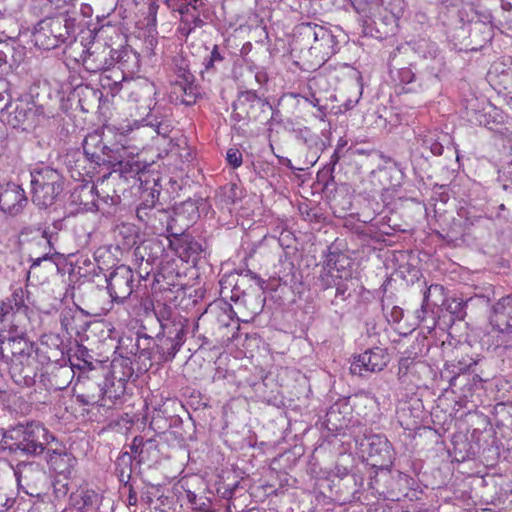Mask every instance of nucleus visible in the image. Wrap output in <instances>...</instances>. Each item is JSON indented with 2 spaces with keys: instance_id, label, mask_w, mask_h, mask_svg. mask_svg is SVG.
I'll return each instance as SVG.
<instances>
[{
  "instance_id": "f257e3e1",
  "label": "nucleus",
  "mask_w": 512,
  "mask_h": 512,
  "mask_svg": "<svg viewBox=\"0 0 512 512\" xmlns=\"http://www.w3.org/2000/svg\"><path fill=\"white\" fill-rule=\"evenodd\" d=\"M345 35L339 29L315 22H302L295 26L293 43L296 49L307 50L310 56L315 58L317 64H323L335 55L341 43L345 41Z\"/></svg>"
},
{
  "instance_id": "f03ea898",
  "label": "nucleus",
  "mask_w": 512,
  "mask_h": 512,
  "mask_svg": "<svg viewBox=\"0 0 512 512\" xmlns=\"http://www.w3.org/2000/svg\"><path fill=\"white\" fill-rule=\"evenodd\" d=\"M351 3L365 29L375 25L378 32L381 27L394 25L404 12V0H351Z\"/></svg>"
},
{
  "instance_id": "7ed1b4c3",
  "label": "nucleus",
  "mask_w": 512,
  "mask_h": 512,
  "mask_svg": "<svg viewBox=\"0 0 512 512\" xmlns=\"http://www.w3.org/2000/svg\"><path fill=\"white\" fill-rule=\"evenodd\" d=\"M31 176L32 201L40 208L52 206L64 190L62 174L49 166L33 169Z\"/></svg>"
},
{
  "instance_id": "20e7f679",
  "label": "nucleus",
  "mask_w": 512,
  "mask_h": 512,
  "mask_svg": "<svg viewBox=\"0 0 512 512\" xmlns=\"http://www.w3.org/2000/svg\"><path fill=\"white\" fill-rule=\"evenodd\" d=\"M73 27V21L64 13L56 17L47 16L36 25L33 42L43 50L55 49L68 41Z\"/></svg>"
},
{
  "instance_id": "39448f33",
  "label": "nucleus",
  "mask_w": 512,
  "mask_h": 512,
  "mask_svg": "<svg viewBox=\"0 0 512 512\" xmlns=\"http://www.w3.org/2000/svg\"><path fill=\"white\" fill-rule=\"evenodd\" d=\"M319 281L324 297L329 299L330 304L335 308L342 309L354 291V278H351V274L347 271H344V275L338 276L333 271L323 269Z\"/></svg>"
},
{
  "instance_id": "423d86ee",
  "label": "nucleus",
  "mask_w": 512,
  "mask_h": 512,
  "mask_svg": "<svg viewBox=\"0 0 512 512\" xmlns=\"http://www.w3.org/2000/svg\"><path fill=\"white\" fill-rule=\"evenodd\" d=\"M16 432L21 435L17 444L18 449L31 456L43 454L57 440L40 422L19 426Z\"/></svg>"
},
{
  "instance_id": "0eeeda50",
  "label": "nucleus",
  "mask_w": 512,
  "mask_h": 512,
  "mask_svg": "<svg viewBox=\"0 0 512 512\" xmlns=\"http://www.w3.org/2000/svg\"><path fill=\"white\" fill-rule=\"evenodd\" d=\"M186 331L176 330L171 334L160 331L155 338L151 337L152 343L149 344L148 350V361L150 364L153 362L161 364L172 361L185 342Z\"/></svg>"
},
{
  "instance_id": "6e6552de",
  "label": "nucleus",
  "mask_w": 512,
  "mask_h": 512,
  "mask_svg": "<svg viewBox=\"0 0 512 512\" xmlns=\"http://www.w3.org/2000/svg\"><path fill=\"white\" fill-rule=\"evenodd\" d=\"M14 475L19 488L27 495L39 496L49 485L44 467L37 462H20L14 468Z\"/></svg>"
},
{
  "instance_id": "1a4fd4ad",
  "label": "nucleus",
  "mask_w": 512,
  "mask_h": 512,
  "mask_svg": "<svg viewBox=\"0 0 512 512\" xmlns=\"http://www.w3.org/2000/svg\"><path fill=\"white\" fill-rule=\"evenodd\" d=\"M390 361L385 349L374 347L354 357L350 366L353 375L365 376V373L382 371Z\"/></svg>"
},
{
  "instance_id": "9d476101",
  "label": "nucleus",
  "mask_w": 512,
  "mask_h": 512,
  "mask_svg": "<svg viewBox=\"0 0 512 512\" xmlns=\"http://www.w3.org/2000/svg\"><path fill=\"white\" fill-rule=\"evenodd\" d=\"M134 273L126 265L117 266L107 277V289L114 301L122 302L133 292Z\"/></svg>"
},
{
  "instance_id": "9b49d317",
  "label": "nucleus",
  "mask_w": 512,
  "mask_h": 512,
  "mask_svg": "<svg viewBox=\"0 0 512 512\" xmlns=\"http://www.w3.org/2000/svg\"><path fill=\"white\" fill-rule=\"evenodd\" d=\"M28 204L24 189L16 183L0 184V211L11 217L21 214Z\"/></svg>"
},
{
  "instance_id": "f8f14e48",
  "label": "nucleus",
  "mask_w": 512,
  "mask_h": 512,
  "mask_svg": "<svg viewBox=\"0 0 512 512\" xmlns=\"http://www.w3.org/2000/svg\"><path fill=\"white\" fill-rule=\"evenodd\" d=\"M151 343L150 336L136 333L134 336H122L118 341L116 349L121 357L126 359L135 358V360L138 359L143 363L148 361V350Z\"/></svg>"
},
{
  "instance_id": "ddd939ff",
  "label": "nucleus",
  "mask_w": 512,
  "mask_h": 512,
  "mask_svg": "<svg viewBox=\"0 0 512 512\" xmlns=\"http://www.w3.org/2000/svg\"><path fill=\"white\" fill-rule=\"evenodd\" d=\"M152 94L153 88L150 85H145L131 91L129 95V101L135 103L136 121L142 123L143 126L147 125L145 118L152 119L161 110L154 99L151 98Z\"/></svg>"
},
{
  "instance_id": "4468645a",
  "label": "nucleus",
  "mask_w": 512,
  "mask_h": 512,
  "mask_svg": "<svg viewBox=\"0 0 512 512\" xmlns=\"http://www.w3.org/2000/svg\"><path fill=\"white\" fill-rule=\"evenodd\" d=\"M45 453V460L50 470L60 476H70L75 467L76 458L61 442L56 440Z\"/></svg>"
},
{
  "instance_id": "2eb2a0df",
  "label": "nucleus",
  "mask_w": 512,
  "mask_h": 512,
  "mask_svg": "<svg viewBox=\"0 0 512 512\" xmlns=\"http://www.w3.org/2000/svg\"><path fill=\"white\" fill-rule=\"evenodd\" d=\"M367 454L371 465L380 469H389L394 461L393 447L381 435H373L368 439Z\"/></svg>"
},
{
  "instance_id": "dca6fc26",
  "label": "nucleus",
  "mask_w": 512,
  "mask_h": 512,
  "mask_svg": "<svg viewBox=\"0 0 512 512\" xmlns=\"http://www.w3.org/2000/svg\"><path fill=\"white\" fill-rule=\"evenodd\" d=\"M57 238L58 234L56 232L44 226V229L34 241V252L29 251L30 260L32 262L30 266L31 269L38 267L43 261L52 259L55 252L54 244Z\"/></svg>"
},
{
  "instance_id": "f3484780",
  "label": "nucleus",
  "mask_w": 512,
  "mask_h": 512,
  "mask_svg": "<svg viewBox=\"0 0 512 512\" xmlns=\"http://www.w3.org/2000/svg\"><path fill=\"white\" fill-rule=\"evenodd\" d=\"M172 236L170 245L178 257L186 263L196 264L204 252L203 244L186 234L173 233Z\"/></svg>"
},
{
  "instance_id": "a211bd4d",
  "label": "nucleus",
  "mask_w": 512,
  "mask_h": 512,
  "mask_svg": "<svg viewBox=\"0 0 512 512\" xmlns=\"http://www.w3.org/2000/svg\"><path fill=\"white\" fill-rule=\"evenodd\" d=\"M115 64L127 73H135L139 69V55L130 47L121 46L119 49H109V59L96 67V69H109Z\"/></svg>"
},
{
  "instance_id": "6ab92c4d",
  "label": "nucleus",
  "mask_w": 512,
  "mask_h": 512,
  "mask_svg": "<svg viewBox=\"0 0 512 512\" xmlns=\"http://www.w3.org/2000/svg\"><path fill=\"white\" fill-rule=\"evenodd\" d=\"M154 313L160 324V331L171 334L176 330H187L188 319L167 304L157 302V305L154 307Z\"/></svg>"
},
{
  "instance_id": "aec40b11",
  "label": "nucleus",
  "mask_w": 512,
  "mask_h": 512,
  "mask_svg": "<svg viewBox=\"0 0 512 512\" xmlns=\"http://www.w3.org/2000/svg\"><path fill=\"white\" fill-rule=\"evenodd\" d=\"M84 385L86 391L77 396L78 401L84 405H95L105 396L109 399H116L124 391V383L121 380L118 381V391L115 390L114 393L111 389L106 388V380L104 383H100L88 379Z\"/></svg>"
},
{
  "instance_id": "412c9836",
  "label": "nucleus",
  "mask_w": 512,
  "mask_h": 512,
  "mask_svg": "<svg viewBox=\"0 0 512 512\" xmlns=\"http://www.w3.org/2000/svg\"><path fill=\"white\" fill-rule=\"evenodd\" d=\"M472 16L474 18V22L472 23L471 37L472 39H476L478 34H480V39L476 42L478 47H472V50H477L478 48L483 47L486 43L490 42L493 37V16L489 10H481L476 6Z\"/></svg>"
},
{
  "instance_id": "4be33fe9",
  "label": "nucleus",
  "mask_w": 512,
  "mask_h": 512,
  "mask_svg": "<svg viewBox=\"0 0 512 512\" xmlns=\"http://www.w3.org/2000/svg\"><path fill=\"white\" fill-rule=\"evenodd\" d=\"M490 323L498 332H512V295L502 297L493 305Z\"/></svg>"
},
{
  "instance_id": "5701e85b",
  "label": "nucleus",
  "mask_w": 512,
  "mask_h": 512,
  "mask_svg": "<svg viewBox=\"0 0 512 512\" xmlns=\"http://www.w3.org/2000/svg\"><path fill=\"white\" fill-rule=\"evenodd\" d=\"M83 151L88 160L98 165L106 161L116 160L110 153L112 150L106 146L97 132L88 134L83 140Z\"/></svg>"
},
{
  "instance_id": "b1692460",
  "label": "nucleus",
  "mask_w": 512,
  "mask_h": 512,
  "mask_svg": "<svg viewBox=\"0 0 512 512\" xmlns=\"http://www.w3.org/2000/svg\"><path fill=\"white\" fill-rule=\"evenodd\" d=\"M4 360L11 364L22 358L29 360L33 354V346L25 338L3 336Z\"/></svg>"
},
{
  "instance_id": "393cba45",
  "label": "nucleus",
  "mask_w": 512,
  "mask_h": 512,
  "mask_svg": "<svg viewBox=\"0 0 512 512\" xmlns=\"http://www.w3.org/2000/svg\"><path fill=\"white\" fill-rule=\"evenodd\" d=\"M34 358L31 356L29 360L22 358L20 361H16L10 366V374L13 381L24 387H31L35 383L36 370L33 366Z\"/></svg>"
},
{
  "instance_id": "a878e982",
  "label": "nucleus",
  "mask_w": 512,
  "mask_h": 512,
  "mask_svg": "<svg viewBox=\"0 0 512 512\" xmlns=\"http://www.w3.org/2000/svg\"><path fill=\"white\" fill-rule=\"evenodd\" d=\"M323 269L333 271L334 273H337L338 276L344 275V271H347L351 274V278H353L351 260L344 253L332 252L329 249Z\"/></svg>"
},
{
  "instance_id": "bb28decb",
  "label": "nucleus",
  "mask_w": 512,
  "mask_h": 512,
  "mask_svg": "<svg viewBox=\"0 0 512 512\" xmlns=\"http://www.w3.org/2000/svg\"><path fill=\"white\" fill-rule=\"evenodd\" d=\"M438 285H431L427 288L423 295V302L420 309L416 310V318L417 320L423 324L424 328L429 331L433 330L437 325V317L434 309L429 307V296L432 289H438Z\"/></svg>"
},
{
  "instance_id": "cd10ccee",
  "label": "nucleus",
  "mask_w": 512,
  "mask_h": 512,
  "mask_svg": "<svg viewBox=\"0 0 512 512\" xmlns=\"http://www.w3.org/2000/svg\"><path fill=\"white\" fill-rule=\"evenodd\" d=\"M173 94L176 95L175 101L185 106H192L200 96V90L195 81H189L187 85L173 83Z\"/></svg>"
},
{
  "instance_id": "c85d7f7f",
  "label": "nucleus",
  "mask_w": 512,
  "mask_h": 512,
  "mask_svg": "<svg viewBox=\"0 0 512 512\" xmlns=\"http://www.w3.org/2000/svg\"><path fill=\"white\" fill-rule=\"evenodd\" d=\"M159 193L160 192L158 190L152 189V191L149 194L151 199L144 200L136 210L137 218L146 226L150 227L155 231H158L159 229V227L156 225L153 219L154 210L156 208L155 198L159 196Z\"/></svg>"
},
{
  "instance_id": "c756f323",
  "label": "nucleus",
  "mask_w": 512,
  "mask_h": 512,
  "mask_svg": "<svg viewBox=\"0 0 512 512\" xmlns=\"http://www.w3.org/2000/svg\"><path fill=\"white\" fill-rule=\"evenodd\" d=\"M145 445H153V441L151 439L144 441L141 436H136L133 438L132 443L130 445L131 452H123L120 454L116 461L117 466L125 465L131 466L132 460L138 457V462H143V448Z\"/></svg>"
},
{
  "instance_id": "7c9ffc66",
  "label": "nucleus",
  "mask_w": 512,
  "mask_h": 512,
  "mask_svg": "<svg viewBox=\"0 0 512 512\" xmlns=\"http://www.w3.org/2000/svg\"><path fill=\"white\" fill-rule=\"evenodd\" d=\"M171 70L176 77L174 83L187 85V82L195 81V76L190 69V61L183 54L173 56L171 61Z\"/></svg>"
},
{
  "instance_id": "2f4dec72",
  "label": "nucleus",
  "mask_w": 512,
  "mask_h": 512,
  "mask_svg": "<svg viewBox=\"0 0 512 512\" xmlns=\"http://www.w3.org/2000/svg\"><path fill=\"white\" fill-rule=\"evenodd\" d=\"M464 117L472 124L487 126L490 123L489 116L484 112V108L477 98L466 100Z\"/></svg>"
},
{
  "instance_id": "473e14b6",
  "label": "nucleus",
  "mask_w": 512,
  "mask_h": 512,
  "mask_svg": "<svg viewBox=\"0 0 512 512\" xmlns=\"http://www.w3.org/2000/svg\"><path fill=\"white\" fill-rule=\"evenodd\" d=\"M207 316L215 317L219 329L228 328L232 322L236 324V329H239V319L236 318V312L233 310L232 306L227 302H224L223 306L220 307L219 309H211L209 312H207Z\"/></svg>"
},
{
  "instance_id": "72a5a7b5",
  "label": "nucleus",
  "mask_w": 512,
  "mask_h": 512,
  "mask_svg": "<svg viewBox=\"0 0 512 512\" xmlns=\"http://www.w3.org/2000/svg\"><path fill=\"white\" fill-rule=\"evenodd\" d=\"M162 252L161 244L157 240H146L143 244L136 248L135 255L147 264L153 265Z\"/></svg>"
},
{
  "instance_id": "f704fd0d",
  "label": "nucleus",
  "mask_w": 512,
  "mask_h": 512,
  "mask_svg": "<svg viewBox=\"0 0 512 512\" xmlns=\"http://www.w3.org/2000/svg\"><path fill=\"white\" fill-rule=\"evenodd\" d=\"M9 119L8 122L13 127H22L33 115V111L28 107V103L19 102L15 104L14 110H6Z\"/></svg>"
},
{
  "instance_id": "c9c22d12",
  "label": "nucleus",
  "mask_w": 512,
  "mask_h": 512,
  "mask_svg": "<svg viewBox=\"0 0 512 512\" xmlns=\"http://www.w3.org/2000/svg\"><path fill=\"white\" fill-rule=\"evenodd\" d=\"M23 308H25V291L18 287L13 291L11 297L2 303L0 313L3 317H6L10 310L20 311Z\"/></svg>"
},
{
  "instance_id": "e433bc0d",
  "label": "nucleus",
  "mask_w": 512,
  "mask_h": 512,
  "mask_svg": "<svg viewBox=\"0 0 512 512\" xmlns=\"http://www.w3.org/2000/svg\"><path fill=\"white\" fill-rule=\"evenodd\" d=\"M44 229L41 225H28L23 227L19 232V243L27 244L28 250L34 252V241L40 232Z\"/></svg>"
},
{
  "instance_id": "4c0bfd02",
  "label": "nucleus",
  "mask_w": 512,
  "mask_h": 512,
  "mask_svg": "<svg viewBox=\"0 0 512 512\" xmlns=\"http://www.w3.org/2000/svg\"><path fill=\"white\" fill-rule=\"evenodd\" d=\"M147 120L148 127H151L155 130L158 135L168 136L171 131L170 121L167 119V116L161 113H157L152 119L145 118Z\"/></svg>"
},
{
  "instance_id": "58836bf2",
  "label": "nucleus",
  "mask_w": 512,
  "mask_h": 512,
  "mask_svg": "<svg viewBox=\"0 0 512 512\" xmlns=\"http://www.w3.org/2000/svg\"><path fill=\"white\" fill-rule=\"evenodd\" d=\"M109 49L110 48H103L100 52H90L84 59L85 67L92 72L102 71L103 69H96V67L102 64L105 59H109Z\"/></svg>"
},
{
  "instance_id": "ea45409f",
  "label": "nucleus",
  "mask_w": 512,
  "mask_h": 512,
  "mask_svg": "<svg viewBox=\"0 0 512 512\" xmlns=\"http://www.w3.org/2000/svg\"><path fill=\"white\" fill-rule=\"evenodd\" d=\"M224 61V54L221 53L218 45H214V47L210 51V54L204 58V69L206 72H215Z\"/></svg>"
},
{
  "instance_id": "a19ab883",
  "label": "nucleus",
  "mask_w": 512,
  "mask_h": 512,
  "mask_svg": "<svg viewBox=\"0 0 512 512\" xmlns=\"http://www.w3.org/2000/svg\"><path fill=\"white\" fill-rule=\"evenodd\" d=\"M417 366V362H415L414 358L411 357H403L399 361L398 367V379L402 383H407L410 381L409 376L415 370Z\"/></svg>"
},
{
  "instance_id": "79ce46f5",
  "label": "nucleus",
  "mask_w": 512,
  "mask_h": 512,
  "mask_svg": "<svg viewBox=\"0 0 512 512\" xmlns=\"http://www.w3.org/2000/svg\"><path fill=\"white\" fill-rule=\"evenodd\" d=\"M201 0H165L168 8L179 12L181 18L188 13L192 7H195Z\"/></svg>"
},
{
  "instance_id": "37998d69",
  "label": "nucleus",
  "mask_w": 512,
  "mask_h": 512,
  "mask_svg": "<svg viewBox=\"0 0 512 512\" xmlns=\"http://www.w3.org/2000/svg\"><path fill=\"white\" fill-rule=\"evenodd\" d=\"M232 280H233L232 275H230L226 278H222L220 280V286H221L220 293L223 297H228V293H231V295L229 296L230 299L234 302H237L240 299V295L243 293V291H241L237 287L236 284L233 286L232 289H230V287L232 286Z\"/></svg>"
},
{
  "instance_id": "c03bdc74",
  "label": "nucleus",
  "mask_w": 512,
  "mask_h": 512,
  "mask_svg": "<svg viewBox=\"0 0 512 512\" xmlns=\"http://www.w3.org/2000/svg\"><path fill=\"white\" fill-rule=\"evenodd\" d=\"M26 0H0V10L5 17L17 15L24 7Z\"/></svg>"
},
{
  "instance_id": "a18cd8bd",
  "label": "nucleus",
  "mask_w": 512,
  "mask_h": 512,
  "mask_svg": "<svg viewBox=\"0 0 512 512\" xmlns=\"http://www.w3.org/2000/svg\"><path fill=\"white\" fill-rule=\"evenodd\" d=\"M446 309L458 320L464 319L466 315V303L460 298H452L447 300Z\"/></svg>"
},
{
  "instance_id": "49530a36",
  "label": "nucleus",
  "mask_w": 512,
  "mask_h": 512,
  "mask_svg": "<svg viewBox=\"0 0 512 512\" xmlns=\"http://www.w3.org/2000/svg\"><path fill=\"white\" fill-rule=\"evenodd\" d=\"M422 146L429 149L435 156H440L443 153V145L435 138L434 134L428 133L421 138Z\"/></svg>"
},
{
  "instance_id": "de8ad7c7",
  "label": "nucleus",
  "mask_w": 512,
  "mask_h": 512,
  "mask_svg": "<svg viewBox=\"0 0 512 512\" xmlns=\"http://www.w3.org/2000/svg\"><path fill=\"white\" fill-rule=\"evenodd\" d=\"M260 103L264 105V101L257 95V93L255 91L248 90L240 93L237 105L249 106L252 108L255 104Z\"/></svg>"
},
{
  "instance_id": "09e8293b",
  "label": "nucleus",
  "mask_w": 512,
  "mask_h": 512,
  "mask_svg": "<svg viewBox=\"0 0 512 512\" xmlns=\"http://www.w3.org/2000/svg\"><path fill=\"white\" fill-rule=\"evenodd\" d=\"M68 477L69 476H63V478H56L52 482L53 494L56 499H63L68 494V492H69Z\"/></svg>"
},
{
  "instance_id": "8fccbe9b",
  "label": "nucleus",
  "mask_w": 512,
  "mask_h": 512,
  "mask_svg": "<svg viewBox=\"0 0 512 512\" xmlns=\"http://www.w3.org/2000/svg\"><path fill=\"white\" fill-rule=\"evenodd\" d=\"M42 9L47 16L52 15L54 12L64 9L73 0H42Z\"/></svg>"
},
{
  "instance_id": "3c124183",
  "label": "nucleus",
  "mask_w": 512,
  "mask_h": 512,
  "mask_svg": "<svg viewBox=\"0 0 512 512\" xmlns=\"http://www.w3.org/2000/svg\"><path fill=\"white\" fill-rule=\"evenodd\" d=\"M200 6H202L201 1L195 7H192L185 16H183L182 22L190 23L197 28L202 27L204 25V21L200 18Z\"/></svg>"
},
{
  "instance_id": "603ef678",
  "label": "nucleus",
  "mask_w": 512,
  "mask_h": 512,
  "mask_svg": "<svg viewBox=\"0 0 512 512\" xmlns=\"http://www.w3.org/2000/svg\"><path fill=\"white\" fill-rule=\"evenodd\" d=\"M13 42L14 40L11 37L6 40L0 39V67L8 63V57L13 55Z\"/></svg>"
},
{
  "instance_id": "864d4df0",
  "label": "nucleus",
  "mask_w": 512,
  "mask_h": 512,
  "mask_svg": "<svg viewBox=\"0 0 512 512\" xmlns=\"http://www.w3.org/2000/svg\"><path fill=\"white\" fill-rule=\"evenodd\" d=\"M101 497L94 490H84V511H91L98 507Z\"/></svg>"
},
{
  "instance_id": "5fc2aeb1",
  "label": "nucleus",
  "mask_w": 512,
  "mask_h": 512,
  "mask_svg": "<svg viewBox=\"0 0 512 512\" xmlns=\"http://www.w3.org/2000/svg\"><path fill=\"white\" fill-rule=\"evenodd\" d=\"M119 169L125 175H133L139 173L142 169H145V164H141L138 161L128 160L119 161Z\"/></svg>"
},
{
  "instance_id": "6e6d98bb",
  "label": "nucleus",
  "mask_w": 512,
  "mask_h": 512,
  "mask_svg": "<svg viewBox=\"0 0 512 512\" xmlns=\"http://www.w3.org/2000/svg\"><path fill=\"white\" fill-rule=\"evenodd\" d=\"M226 202L233 204L241 198V190L235 183H230L222 188Z\"/></svg>"
},
{
  "instance_id": "4d7b16f0",
  "label": "nucleus",
  "mask_w": 512,
  "mask_h": 512,
  "mask_svg": "<svg viewBox=\"0 0 512 512\" xmlns=\"http://www.w3.org/2000/svg\"><path fill=\"white\" fill-rule=\"evenodd\" d=\"M418 49L422 52L423 57L437 59L440 55L438 46L435 43L423 41L419 44Z\"/></svg>"
},
{
  "instance_id": "13d9d810",
  "label": "nucleus",
  "mask_w": 512,
  "mask_h": 512,
  "mask_svg": "<svg viewBox=\"0 0 512 512\" xmlns=\"http://www.w3.org/2000/svg\"><path fill=\"white\" fill-rule=\"evenodd\" d=\"M475 11V5L472 3L463 4L461 9L458 10V17L462 23H473V12Z\"/></svg>"
},
{
  "instance_id": "bf43d9fd",
  "label": "nucleus",
  "mask_w": 512,
  "mask_h": 512,
  "mask_svg": "<svg viewBox=\"0 0 512 512\" xmlns=\"http://www.w3.org/2000/svg\"><path fill=\"white\" fill-rule=\"evenodd\" d=\"M170 218H171V216L168 211H166L165 209H162V208H157V207L155 208L153 219H154L156 225L159 227L158 230H161L165 224L168 229L170 227V225H169Z\"/></svg>"
},
{
  "instance_id": "052dcab7",
  "label": "nucleus",
  "mask_w": 512,
  "mask_h": 512,
  "mask_svg": "<svg viewBox=\"0 0 512 512\" xmlns=\"http://www.w3.org/2000/svg\"><path fill=\"white\" fill-rule=\"evenodd\" d=\"M74 314L72 309H64L60 313V323L62 328L66 331H72L74 330L73 327V321H74Z\"/></svg>"
},
{
  "instance_id": "680f3d73",
  "label": "nucleus",
  "mask_w": 512,
  "mask_h": 512,
  "mask_svg": "<svg viewBox=\"0 0 512 512\" xmlns=\"http://www.w3.org/2000/svg\"><path fill=\"white\" fill-rule=\"evenodd\" d=\"M226 160L233 168H238L243 162L242 153L235 148H230L226 154Z\"/></svg>"
},
{
  "instance_id": "e2e57ef3",
  "label": "nucleus",
  "mask_w": 512,
  "mask_h": 512,
  "mask_svg": "<svg viewBox=\"0 0 512 512\" xmlns=\"http://www.w3.org/2000/svg\"><path fill=\"white\" fill-rule=\"evenodd\" d=\"M69 503L76 509L84 512V490L83 488L71 493Z\"/></svg>"
},
{
  "instance_id": "0e129e2a",
  "label": "nucleus",
  "mask_w": 512,
  "mask_h": 512,
  "mask_svg": "<svg viewBox=\"0 0 512 512\" xmlns=\"http://www.w3.org/2000/svg\"><path fill=\"white\" fill-rule=\"evenodd\" d=\"M383 310L385 311L388 322L399 323L403 318L404 312L403 309L399 306H393L389 311H387L386 307L383 306Z\"/></svg>"
},
{
  "instance_id": "69168bd1",
  "label": "nucleus",
  "mask_w": 512,
  "mask_h": 512,
  "mask_svg": "<svg viewBox=\"0 0 512 512\" xmlns=\"http://www.w3.org/2000/svg\"><path fill=\"white\" fill-rule=\"evenodd\" d=\"M398 80L403 84H410L415 79V73L409 67H404L398 70Z\"/></svg>"
},
{
  "instance_id": "338daca9",
  "label": "nucleus",
  "mask_w": 512,
  "mask_h": 512,
  "mask_svg": "<svg viewBox=\"0 0 512 512\" xmlns=\"http://www.w3.org/2000/svg\"><path fill=\"white\" fill-rule=\"evenodd\" d=\"M494 68L496 72L503 75L504 81L510 82L512 85V63L508 66L505 63H496Z\"/></svg>"
},
{
  "instance_id": "774afa93",
  "label": "nucleus",
  "mask_w": 512,
  "mask_h": 512,
  "mask_svg": "<svg viewBox=\"0 0 512 512\" xmlns=\"http://www.w3.org/2000/svg\"><path fill=\"white\" fill-rule=\"evenodd\" d=\"M474 364H476V363L473 362V363H470L467 365V364H463L462 362H458L457 366L454 365L456 370L453 371L455 373V375L453 377H451V379L449 381L450 387L456 386V382L459 379L460 374L464 373L466 370H468Z\"/></svg>"
}]
</instances>
